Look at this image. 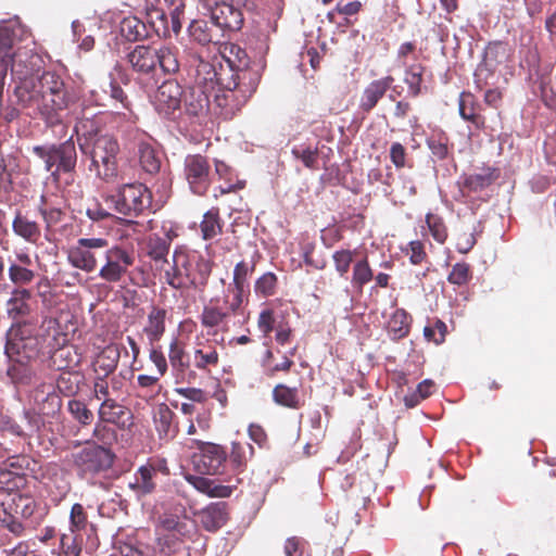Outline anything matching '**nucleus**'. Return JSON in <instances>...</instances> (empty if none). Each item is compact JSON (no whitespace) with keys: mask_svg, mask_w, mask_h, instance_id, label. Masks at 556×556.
I'll use <instances>...</instances> for the list:
<instances>
[{"mask_svg":"<svg viewBox=\"0 0 556 556\" xmlns=\"http://www.w3.org/2000/svg\"><path fill=\"white\" fill-rule=\"evenodd\" d=\"M458 112L460 117L470 123L475 129L485 128V117L482 115V106L476 96L470 91H463L458 98Z\"/></svg>","mask_w":556,"mask_h":556,"instance_id":"obj_26","label":"nucleus"},{"mask_svg":"<svg viewBox=\"0 0 556 556\" xmlns=\"http://www.w3.org/2000/svg\"><path fill=\"white\" fill-rule=\"evenodd\" d=\"M185 89L175 79L165 80L154 94V106L159 113L173 115L181 109Z\"/></svg>","mask_w":556,"mask_h":556,"instance_id":"obj_19","label":"nucleus"},{"mask_svg":"<svg viewBox=\"0 0 556 556\" xmlns=\"http://www.w3.org/2000/svg\"><path fill=\"white\" fill-rule=\"evenodd\" d=\"M31 152L45 164L46 172L59 181L62 174H73L77 165V151L73 137L61 143L34 146Z\"/></svg>","mask_w":556,"mask_h":556,"instance_id":"obj_3","label":"nucleus"},{"mask_svg":"<svg viewBox=\"0 0 556 556\" xmlns=\"http://www.w3.org/2000/svg\"><path fill=\"white\" fill-rule=\"evenodd\" d=\"M25 484L23 472L12 471L8 468H0V494L13 493Z\"/></svg>","mask_w":556,"mask_h":556,"instance_id":"obj_53","label":"nucleus"},{"mask_svg":"<svg viewBox=\"0 0 556 556\" xmlns=\"http://www.w3.org/2000/svg\"><path fill=\"white\" fill-rule=\"evenodd\" d=\"M121 35L128 41L135 42L143 40L151 36V33H155L150 23H144L137 16H126L119 24Z\"/></svg>","mask_w":556,"mask_h":556,"instance_id":"obj_36","label":"nucleus"},{"mask_svg":"<svg viewBox=\"0 0 556 556\" xmlns=\"http://www.w3.org/2000/svg\"><path fill=\"white\" fill-rule=\"evenodd\" d=\"M103 256L105 263L99 269L98 276L110 283L121 281L135 263L134 253L119 245H109Z\"/></svg>","mask_w":556,"mask_h":556,"instance_id":"obj_16","label":"nucleus"},{"mask_svg":"<svg viewBox=\"0 0 556 556\" xmlns=\"http://www.w3.org/2000/svg\"><path fill=\"white\" fill-rule=\"evenodd\" d=\"M110 425L111 422L98 418L92 430L93 440L91 442H96L99 445L111 448V446L117 441V432Z\"/></svg>","mask_w":556,"mask_h":556,"instance_id":"obj_50","label":"nucleus"},{"mask_svg":"<svg viewBox=\"0 0 556 556\" xmlns=\"http://www.w3.org/2000/svg\"><path fill=\"white\" fill-rule=\"evenodd\" d=\"M254 455V447L247 441H232L231 450L227 458L235 473H241L245 470L248 462Z\"/></svg>","mask_w":556,"mask_h":556,"instance_id":"obj_39","label":"nucleus"},{"mask_svg":"<svg viewBox=\"0 0 556 556\" xmlns=\"http://www.w3.org/2000/svg\"><path fill=\"white\" fill-rule=\"evenodd\" d=\"M105 202L118 214L137 217L151 207L152 193L143 184H126L105 197Z\"/></svg>","mask_w":556,"mask_h":556,"instance_id":"obj_5","label":"nucleus"},{"mask_svg":"<svg viewBox=\"0 0 556 556\" xmlns=\"http://www.w3.org/2000/svg\"><path fill=\"white\" fill-rule=\"evenodd\" d=\"M185 113L192 117L204 116L210 108L208 96L201 87H189L182 94V104Z\"/></svg>","mask_w":556,"mask_h":556,"instance_id":"obj_32","label":"nucleus"},{"mask_svg":"<svg viewBox=\"0 0 556 556\" xmlns=\"http://www.w3.org/2000/svg\"><path fill=\"white\" fill-rule=\"evenodd\" d=\"M168 309L159 305H152L147 314V319L142 328L149 345L159 343L166 332V320Z\"/></svg>","mask_w":556,"mask_h":556,"instance_id":"obj_24","label":"nucleus"},{"mask_svg":"<svg viewBox=\"0 0 556 556\" xmlns=\"http://www.w3.org/2000/svg\"><path fill=\"white\" fill-rule=\"evenodd\" d=\"M168 363L177 381L191 383L197 379V372L191 368L187 343L179 337H173L168 343Z\"/></svg>","mask_w":556,"mask_h":556,"instance_id":"obj_17","label":"nucleus"},{"mask_svg":"<svg viewBox=\"0 0 556 556\" xmlns=\"http://www.w3.org/2000/svg\"><path fill=\"white\" fill-rule=\"evenodd\" d=\"M12 230L16 237L30 244H38L41 239V227L28 213L16 211L12 220Z\"/></svg>","mask_w":556,"mask_h":556,"instance_id":"obj_28","label":"nucleus"},{"mask_svg":"<svg viewBox=\"0 0 556 556\" xmlns=\"http://www.w3.org/2000/svg\"><path fill=\"white\" fill-rule=\"evenodd\" d=\"M31 292L27 289L16 288L12 291L10 299L7 301V313L10 318L18 319L30 314Z\"/></svg>","mask_w":556,"mask_h":556,"instance_id":"obj_38","label":"nucleus"},{"mask_svg":"<svg viewBox=\"0 0 556 556\" xmlns=\"http://www.w3.org/2000/svg\"><path fill=\"white\" fill-rule=\"evenodd\" d=\"M211 16L215 25L231 31L240 30L244 22L241 9L226 1L214 2L211 7Z\"/></svg>","mask_w":556,"mask_h":556,"instance_id":"obj_20","label":"nucleus"},{"mask_svg":"<svg viewBox=\"0 0 556 556\" xmlns=\"http://www.w3.org/2000/svg\"><path fill=\"white\" fill-rule=\"evenodd\" d=\"M426 67L421 63H415L406 66L404 83L407 85L408 94L417 98L422 92L424 74Z\"/></svg>","mask_w":556,"mask_h":556,"instance_id":"obj_47","label":"nucleus"},{"mask_svg":"<svg viewBox=\"0 0 556 556\" xmlns=\"http://www.w3.org/2000/svg\"><path fill=\"white\" fill-rule=\"evenodd\" d=\"M11 509L15 515L21 516L24 519L35 518L37 510V503L35 498L27 494H16L12 498Z\"/></svg>","mask_w":556,"mask_h":556,"instance_id":"obj_52","label":"nucleus"},{"mask_svg":"<svg viewBox=\"0 0 556 556\" xmlns=\"http://www.w3.org/2000/svg\"><path fill=\"white\" fill-rule=\"evenodd\" d=\"M292 155L300 160L303 165L311 169V170H317L319 168L318 166V156H319V150L317 147H294L292 149Z\"/></svg>","mask_w":556,"mask_h":556,"instance_id":"obj_59","label":"nucleus"},{"mask_svg":"<svg viewBox=\"0 0 556 556\" xmlns=\"http://www.w3.org/2000/svg\"><path fill=\"white\" fill-rule=\"evenodd\" d=\"M45 384H41L36 389L35 400L39 403V408L43 414H54L56 410L61 408V399L54 391H49L46 393L45 397L40 402L39 395L45 394Z\"/></svg>","mask_w":556,"mask_h":556,"instance_id":"obj_57","label":"nucleus"},{"mask_svg":"<svg viewBox=\"0 0 556 556\" xmlns=\"http://www.w3.org/2000/svg\"><path fill=\"white\" fill-rule=\"evenodd\" d=\"M98 418L111 422V425L116 426L121 430H125L132 425L130 409L113 397L102 401L98 409Z\"/></svg>","mask_w":556,"mask_h":556,"instance_id":"obj_23","label":"nucleus"},{"mask_svg":"<svg viewBox=\"0 0 556 556\" xmlns=\"http://www.w3.org/2000/svg\"><path fill=\"white\" fill-rule=\"evenodd\" d=\"M67 408L72 417L81 426H89L93 421V413L79 400H70Z\"/></svg>","mask_w":556,"mask_h":556,"instance_id":"obj_61","label":"nucleus"},{"mask_svg":"<svg viewBox=\"0 0 556 556\" xmlns=\"http://www.w3.org/2000/svg\"><path fill=\"white\" fill-rule=\"evenodd\" d=\"M51 365L56 370H70L79 365L80 358L74 346L67 345L55 350L51 355Z\"/></svg>","mask_w":556,"mask_h":556,"instance_id":"obj_46","label":"nucleus"},{"mask_svg":"<svg viewBox=\"0 0 556 556\" xmlns=\"http://www.w3.org/2000/svg\"><path fill=\"white\" fill-rule=\"evenodd\" d=\"M427 144L432 155L439 161L445 160L450 154L448 138L443 132L429 137Z\"/></svg>","mask_w":556,"mask_h":556,"instance_id":"obj_63","label":"nucleus"},{"mask_svg":"<svg viewBox=\"0 0 556 556\" xmlns=\"http://www.w3.org/2000/svg\"><path fill=\"white\" fill-rule=\"evenodd\" d=\"M157 66L164 74H175L179 70L178 50L175 47L162 46L156 48Z\"/></svg>","mask_w":556,"mask_h":556,"instance_id":"obj_49","label":"nucleus"},{"mask_svg":"<svg viewBox=\"0 0 556 556\" xmlns=\"http://www.w3.org/2000/svg\"><path fill=\"white\" fill-rule=\"evenodd\" d=\"M83 539L79 532L67 530L61 534L60 549L64 556H80Z\"/></svg>","mask_w":556,"mask_h":556,"instance_id":"obj_54","label":"nucleus"},{"mask_svg":"<svg viewBox=\"0 0 556 556\" xmlns=\"http://www.w3.org/2000/svg\"><path fill=\"white\" fill-rule=\"evenodd\" d=\"M7 376L15 386H29L34 379L35 370L30 361L8 358Z\"/></svg>","mask_w":556,"mask_h":556,"instance_id":"obj_41","label":"nucleus"},{"mask_svg":"<svg viewBox=\"0 0 556 556\" xmlns=\"http://www.w3.org/2000/svg\"><path fill=\"white\" fill-rule=\"evenodd\" d=\"M103 92L109 96L112 105L117 110V113L123 115L127 121L135 123L137 121L136 114L132 112V103L115 79H111Z\"/></svg>","mask_w":556,"mask_h":556,"instance_id":"obj_34","label":"nucleus"},{"mask_svg":"<svg viewBox=\"0 0 556 556\" xmlns=\"http://www.w3.org/2000/svg\"><path fill=\"white\" fill-rule=\"evenodd\" d=\"M472 278L471 267L466 262L456 263L453 265L447 281L451 285L463 287L466 286Z\"/></svg>","mask_w":556,"mask_h":556,"instance_id":"obj_62","label":"nucleus"},{"mask_svg":"<svg viewBox=\"0 0 556 556\" xmlns=\"http://www.w3.org/2000/svg\"><path fill=\"white\" fill-rule=\"evenodd\" d=\"M273 400L277 405L290 409H299L304 404L300 396L299 389L285 383H278L273 389Z\"/></svg>","mask_w":556,"mask_h":556,"instance_id":"obj_44","label":"nucleus"},{"mask_svg":"<svg viewBox=\"0 0 556 556\" xmlns=\"http://www.w3.org/2000/svg\"><path fill=\"white\" fill-rule=\"evenodd\" d=\"M40 352V341L31 323L13 324L7 332L4 353L8 358L35 361Z\"/></svg>","mask_w":556,"mask_h":556,"instance_id":"obj_6","label":"nucleus"},{"mask_svg":"<svg viewBox=\"0 0 556 556\" xmlns=\"http://www.w3.org/2000/svg\"><path fill=\"white\" fill-rule=\"evenodd\" d=\"M139 162L142 169L148 174H156L161 168V159L155 149L148 142H140L138 146Z\"/></svg>","mask_w":556,"mask_h":556,"instance_id":"obj_48","label":"nucleus"},{"mask_svg":"<svg viewBox=\"0 0 556 556\" xmlns=\"http://www.w3.org/2000/svg\"><path fill=\"white\" fill-rule=\"evenodd\" d=\"M137 7L141 9L147 18H149V23L151 28L155 31L156 35L166 34V15L162 9L159 8L160 0H136Z\"/></svg>","mask_w":556,"mask_h":556,"instance_id":"obj_42","label":"nucleus"},{"mask_svg":"<svg viewBox=\"0 0 556 556\" xmlns=\"http://www.w3.org/2000/svg\"><path fill=\"white\" fill-rule=\"evenodd\" d=\"M356 251L349 249L338 250L332 254V261L336 271L340 277H345L350 270L351 264L354 261Z\"/></svg>","mask_w":556,"mask_h":556,"instance_id":"obj_64","label":"nucleus"},{"mask_svg":"<svg viewBox=\"0 0 556 556\" xmlns=\"http://www.w3.org/2000/svg\"><path fill=\"white\" fill-rule=\"evenodd\" d=\"M198 516L206 531L215 532L228 520V504L225 502L211 503L199 511Z\"/></svg>","mask_w":556,"mask_h":556,"instance_id":"obj_31","label":"nucleus"},{"mask_svg":"<svg viewBox=\"0 0 556 556\" xmlns=\"http://www.w3.org/2000/svg\"><path fill=\"white\" fill-rule=\"evenodd\" d=\"M116 455L110 447L86 441L85 446L71 454L73 467L84 479H93L105 475L114 465Z\"/></svg>","mask_w":556,"mask_h":556,"instance_id":"obj_4","label":"nucleus"},{"mask_svg":"<svg viewBox=\"0 0 556 556\" xmlns=\"http://www.w3.org/2000/svg\"><path fill=\"white\" fill-rule=\"evenodd\" d=\"M184 176L194 194L204 195L212 184L208 157L200 153L188 154L184 161Z\"/></svg>","mask_w":556,"mask_h":556,"instance_id":"obj_15","label":"nucleus"},{"mask_svg":"<svg viewBox=\"0 0 556 556\" xmlns=\"http://www.w3.org/2000/svg\"><path fill=\"white\" fill-rule=\"evenodd\" d=\"M154 478L153 468L146 464L136 470L132 480L128 483V486L139 496L148 495L154 492L156 488Z\"/></svg>","mask_w":556,"mask_h":556,"instance_id":"obj_40","label":"nucleus"},{"mask_svg":"<svg viewBox=\"0 0 556 556\" xmlns=\"http://www.w3.org/2000/svg\"><path fill=\"white\" fill-rule=\"evenodd\" d=\"M228 294L224 292L223 298L211 299L200 315L201 325L206 329H215V333L228 330V323L231 316L239 315L244 304H228Z\"/></svg>","mask_w":556,"mask_h":556,"instance_id":"obj_14","label":"nucleus"},{"mask_svg":"<svg viewBox=\"0 0 556 556\" xmlns=\"http://www.w3.org/2000/svg\"><path fill=\"white\" fill-rule=\"evenodd\" d=\"M412 316L404 308H396L388 321V333L392 340H400L408 336Z\"/></svg>","mask_w":556,"mask_h":556,"instance_id":"obj_43","label":"nucleus"},{"mask_svg":"<svg viewBox=\"0 0 556 556\" xmlns=\"http://www.w3.org/2000/svg\"><path fill=\"white\" fill-rule=\"evenodd\" d=\"M203 67L210 68L207 73L212 72L216 80L217 90L214 96V102L220 109V114L225 118H231L248 102V99L236 88L230 75L216 72L207 63L203 64Z\"/></svg>","mask_w":556,"mask_h":556,"instance_id":"obj_11","label":"nucleus"},{"mask_svg":"<svg viewBox=\"0 0 556 556\" xmlns=\"http://www.w3.org/2000/svg\"><path fill=\"white\" fill-rule=\"evenodd\" d=\"M260 254L255 252L249 260L243 258L236 263L232 271V280L227 285L224 292L228 294V304H247L250 295L249 279L253 275L258 262Z\"/></svg>","mask_w":556,"mask_h":556,"instance_id":"obj_13","label":"nucleus"},{"mask_svg":"<svg viewBox=\"0 0 556 556\" xmlns=\"http://www.w3.org/2000/svg\"><path fill=\"white\" fill-rule=\"evenodd\" d=\"M498 177L497 168L483 166L478 172L464 176L462 191L480 192L490 187Z\"/></svg>","mask_w":556,"mask_h":556,"instance_id":"obj_35","label":"nucleus"},{"mask_svg":"<svg viewBox=\"0 0 556 556\" xmlns=\"http://www.w3.org/2000/svg\"><path fill=\"white\" fill-rule=\"evenodd\" d=\"M218 73L230 75L233 79V85L248 100L256 91L261 80V73L257 68L250 67L249 65L239 67L237 70L225 68L220 66Z\"/></svg>","mask_w":556,"mask_h":556,"instance_id":"obj_22","label":"nucleus"},{"mask_svg":"<svg viewBox=\"0 0 556 556\" xmlns=\"http://www.w3.org/2000/svg\"><path fill=\"white\" fill-rule=\"evenodd\" d=\"M62 372L56 379V388L64 396H74L80 390L84 376L78 370H61Z\"/></svg>","mask_w":556,"mask_h":556,"instance_id":"obj_45","label":"nucleus"},{"mask_svg":"<svg viewBox=\"0 0 556 556\" xmlns=\"http://www.w3.org/2000/svg\"><path fill=\"white\" fill-rule=\"evenodd\" d=\"M109 247V240L103 237L79 238L67 251L68 263L85 273H92L98 267L99 256Z\"/></svg>","mask_w":556,"mask_h":556,"instance_id":"obj_10","label":"nucleus"},{"mask_svg":"<svg viewBox=\"0 0 556 556\" xmlns=\"http://www.w3.org/2000/svg\"><path fill=\"white\" fill-rule=\"evenodd\" d=\"M102 117L99 115H93L92 117L87 116L86 112H84L83 116L78 119L75 125V132L78 136V141L80 138L86 140V143H79V147L83 152H85V146L89 142H93L97 137L102 136L100 134L102 128Z\"/></svg>","mask_w":556,"mask_h":556,"instance_id":"obj_37","label":"nucleus"},{"mask_svg":"<svg viewBox=\"0 0 556 556\" xmlns=\"http://www.w3.org/2000/svg\"><path fill=\"white\" fill-rule=\"evenodd\" d=\"M118 142L110 135L97 137L92 142L91 165L94 167L97 176L106 182L114 181L118 176Z\"/></svg>","mask_w":556,"mask_h":556,"instance_id":"obj_8","label":"nucleus"},{"mask_svg":"<svg viewBox=\"0 0 556 556\" xmlns=\"http://www.w3.org/2000/svg\"><path fill=\"white\" fill-rule=\"evenodd\" d=\"M220 363V355L215 343L197 336L190 351V364L193 370L211 374Z\"/></svg>","mask_w":556,"mask_h":556,"instance_id":"obj_18","label":"nucleus"},{"mask_svg":"<svg viewBox=\"0 0 556 556\" xmlns=\"http://www.w3.org/2000/svg\"><path fill=\"white\" fill-rule=\"evenodd\" d=\"M374 278V271L369 265L367 256L357 260L353 265L351 283L359 291Z\"/></svg>","mask_w":556,"mask_h":556,"instance_id":"obj_51","label":"nucleus"},{"mask_svg":"<svg viewBox=\"0 0 556 556\" xmlns=\"http://www.w3.org/2000/svg\"><path fill=\"white\" fill-rule=\"evenodd\" d=\"M31 34L17 18L0 22V101L8 77V62L21 42L29 40Z\"/></svg>","mask_w":556,"mask_h":556,"instance_id":"obj_7","label":"nucleus"},{"mask_svg":"<svg viewBox=\"0 0 556 556\" xmlns=\"http://www.w3.org/2000/svg\"><path fill=\"white\" fill-rule=\"evenodd\" d=\"M153 424L161 440L170 441L178 434L176 414L164 403L157 406L153 415Z\"/></svg>","mask_w":556,"mask_h":556,"instance_id":"obj_29","label":"nucleus"},{"mask_svg":"<svg viewBox=\"0 0 556 556\" xmlns=\"http://www.w3.org/2000/svg\"><path fill=\"white\" fill-rule=\"evenodd\" d=\"M38 212L42 216L47 230L61 223L64 216V212L60 207L51 206L47 203L45 195L41 197Z\"/></svg>","mask_w":556,"mask_h":556,"instance_id":"obj_60","label":"nucleus"},{"mask_svg":"<svg viewBox=\"0 0 556 556\" xmlns=\"http://www.w3.org/2000/svg\"><path fill=\"white\" fill-rule=\"evenodd\" d=\"M215 174L224 184L214 189L213 197L218 199L220 195L242 190L245 187V180L239 179L233 169L222 160H214Z\"/></svg>","mask_w":556,"mask_h":556,"instance_id":"obj_30","label":"nucleus"},{"mask_svg":"<svg viewBox=\"0 0 556 556\" xmlns=\"http://www.w3.org/2000/svg\"><path fill=\"white\" fill-rule=\"evenodd\" d=\"M197 452L191 456L193 469L200 475H222L227 462L224 446L200 440L193 441Z\"/></svg>","mask_w":556,"mask_h":556,"instance_id":"obj_12","label":"nucleus"},{"mask_svg":"<svg viewBox=\"0 0 556 556\" xmlns=\"http://www.w3.org/2000/svg\"><path fill=\"white\" fill-rule=\"evenodd\" d=\"M42 60L33 49L17 47L8 62V71L20 80L15 87L18 103L38 112L47 126L62 124V113L74 102L64 80L54 72H45L35 79L34 74L41 68Z\"/></svg>","mask_w":556,"mask_h":556,"instance_id":"obj_1","label":"nucleus"},{"mask_svg":"<svg viewBox=\"0 0 556 556\" xmlns=\"http://www.w3.org/2000/svg\"><path fill=\"white\" fill-rule=\"evenodd\" d=\"M223 56L227 61V68L237 70L249 65V56L244 49L235 43L225 45Z\"/></svg>","mask_w":556,"mask_h":556,"instance_id":"obj_56","label":"nucleus"},{"mask_svg":"<svg viewBox=\"0 0 556 556\" xmlns=\"http://www.w3.org/2000/svg\"><path fill=\"white\" fill-rule=\"evenodd\" d=\"M170 247V239H164L157 236L150 237L148 240V255L154 262H162V267L165 266V261H168L166 256L168 255Z\"/></svg>","mask_w":556,"mask_h":556,"instance_id":"obj_55","label":"nucleus"},{"mask_svg":"<svg viewBox=\"0 0 556 556\" xmlns=\"http://www.w3.org/2000/svg\"><path fill=\"white\" fill-rule=\"evenodd\" d=\"M225 220L223 219L219 208L217 206L211 207L206 211L199 224L201 238L205 242L212 243L213 241L219 242L217 237L223 235Z\"/></svg>","mask_w":556,"mask_h":556,"instance_id":"obj_33","label":"nucleus"},{"mask_svg":"<svg viewBox=\"0 0 556 556\" xmlns=\"http://www.w3.org/2000/svg\"><path fill=\"white\" fill-rule=\"evenodd\" d=\"M121 354L122 346L117 343L111 342L102 348L91 361L94 375H101L102 377L112 375L117 368Z\"/></svg>","mask_w":556,"mask_h":556,"instance_id":"obj_25","label":"nucleus"},{"mask_svg":"<svg viewBox=\"0 0 556 556\" xmlns=\"http://www.w3.org/2000/svg\"><path fill=\"white\" fill-rule=\"evenodd\" d=\"M212 262L185 245L175 248L172 261L161 267L165 282L173 289H203L212 274Z\"/></svg>","mask_w":556,"mask_h":556,"instance_id":"obj_2","label":"nucleus"},{"mask_svg":"<svg viewBox=\"0 0 556 556\" xmlns=\"http://www.w3.org/2000/svg\"><path fill=\"white\" fill-rule=\"evenodd\" d=\"M126 61L139 75L153 74L157 68V52L153 46L138 45L126 54Z\"/></svg>","mask_w":556,"mask_h":556,"instance_id":"obj_21","label":"nucleus"},{"mask_svg":"<svg viewBox=\"0 0 556 556\" xmlns=\"http://www.w3.org/2000/svg\"><path fill=\"white\" fill-rule=\"evenodd\" d=\"M394 83V77L391 75L372 80L369 83L361 97L359 109L364 113H369L378 102L386 96L387 91Z\"/></svg>","mask_w":556,"mask_h":556,"instance_id":"obj_27","label":"nucleus"},{"mask_svg":"<svg viewBox=\"0 0 556 556\" xmlns=\"http://www.w3.org/2000/svg\"><path fill=\"white\" fill-rule=\"evenodd\" d=\"M195 532V525L192 521L174 515L164 516L156 527L159 545L169 553L177 552Z\"/></svg>","mask_w":556,"mask_h":556,"instance_id":"obj_9","label":"nucleus"},{"mask_svg":"<svg viewBox=\"0 0 556 556\" xmlns=\"http://www.w3.org/2000/svg\"><path fill=\"white\" fill-rule=\"evenodd\" d=\"M277 282L278 279L274 273H264L255 280L254 292L256 293L257 296L261 298L271 296L276 293Z\"/></svg>","mask_w":556,"mask_h":556,"instance_id":"obj_58","label":"nucleus"}]
</instances>
